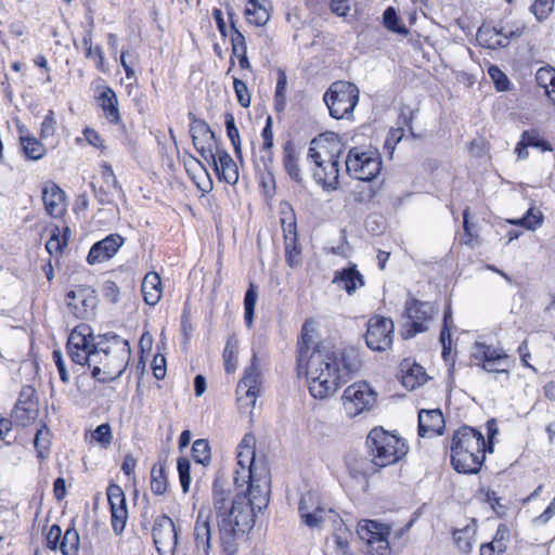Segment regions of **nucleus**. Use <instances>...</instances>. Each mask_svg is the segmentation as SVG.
I'll list each match as a JSON object with an SVG mask.
<instances>
[{"instance_id": "35", "label": "nucleus", "mask_w": 555, "mask_h": 555, "mask_svg": "<svg viewBox=\"0 0 555 555\" xmlns=\"http://www.w3.org/2000/svg\"><path fill=\"white\" fill-rule=\"evenodd\" d=\"M402 385L409 390H413L423 385L427 379L423 366L418 364H413L408 369H402Z\"/></svg>"}, {"instance_id": "63", "label": "nucleus", "mask_w": 555, "mask_h": 555, "mask_svg": "<svg viewBox=\"0 0 555 555\" xmlns=\"http://www.w3.org/2000/svg\"><path fill=\"white\" fill-rule=\"evenodd\" d=\"M102 294L107 301L115 304L119 299V287L113 281H105L102 284Z\"/></svg>"}, {"instance_id": "47", "label": "nucleus", "mask_w": 555, "mask_h": 555, "mask_svg": "<svg viewBox=\"0 0 555 555\" xmlns=\"http://www.w3.org/2000/svg\"><path fill=\"white\" fill-rule=\"evenodd\" d=\"M192 456L196 463L207 465L211 459L208 441L205 439L195 440L192 446Z\"/></svg>"}, {"instance_id": "49", "label": "nucleus", "mask_w": 555, "mask_h": 555, "mask_svg": "<svg viewBox=\"0 0 555 555\" xmlns=\"http://www.w3.org/2000/svg\"><path fill=\"white\" fill-rule=\"evenodd\" d=\"M67 245L66 236L61 237V231L55 228L46 243V249L51 256H60Z\"/></svg>"}, {"instance_id": "13", "label": "nucleus", "mask_w": 555, "mask_h": 555, "mask_svg": "<svg viewBox=\"0 0 555 555\" xmlns=\"http://www.w3.org/2000/svg\"><path fill=\"white\" fill-rule=\"evenodd\" d=\"M475 364L489 373H505L508 375V354L501 347L476 341L470 351Z\"/></svg>"}, {"instance_id": "52", "label": "nucleus", "mask_w": 555, "mask_h": 555, "mask_svg": "<svg viewBox=\"0 0 555 555\" xmlns=\"http://www.w3.org/2000/svg\"><path fill=\"white\" fill-rule=\"evenodd\" d=\"M475 532L474 528L466 527L463 530H456L454 532V540L459 547V550L463 553L470 552L473 547V534Z\"/></svg>"}, {"instance_id": "40", "label": "nucleus", "mask_w": 555, "mask_h": 555, "mask_svg": "<svg viewBox=\"0 0 555 555\" xmlns=\"http://www.w3.org/2000/svg\"><path fill=\"white\" fill-rule=\"evenodd\" d=\"M80 538L74 527L66 529L61 542L60 550L63 555H78Z\"/></svg>"}, {"instance_id": "46", "label": "nucleus", "mask_w": 555, "mask_h": 555, "mask_svg": "<svg viewBox=\"0 0 555 555\" xmlns=\"http://www.w3.org/2000/svg\"><path fill=\"white\" fill-rule=\"evenodd\" d=\"M521 138L522 144H527L529 147H535L542 152L553 150L551 143L544 140L537 130L531 129L524 131Z\"/></svg>"}, {"instance_id": "6", "label": "nucleus", "mask_w": 555, "mask_h": 555, "mask_svg": "<svg viewBox=\"0 0 555 555\" xmlns=\"http://www.w3.org/2000/svg\"><path fill=\"white\" fill-rule=\"evenodd\" d=\"M366 447L371 462L376 467H386L400 462L409 451L404 439L385 430L374 427L366 437Z\"/></svg>"}, {"instance_id": "54", "label": "nucleus", "mask_w": 555, "mask_h": 555, "mask_svg": "<svg viewBox=\"0 0 555 555\" xmlns=\"http://www.w3.org/2000/svg\"><path fill=\"white\" fill-rule=\"evenodd\" d=\"M451 312L450 311H446L444 312V318H443V328L440 333V343L442 345V357L444 359H447L448 354L450 353L451 351V333H450V328H449V323L452 321L451 320Z\"/></svg>"}, {"instance_id": "33", "label": "nucleus", "mask_w": 555, "mask_h": 555, "mask_svg": "<svg viewBox=\"0 0 555 555\" xmlns=\"http://www.w3.org/2000/svg\"><path fill=\"white\" fill-rule=\"evenodd\" d=\"M245 16L250 24L256 26H264L270 18L268 9L259 0L247 1Z\"/></svg>"}, {"instance_id": "56", "label": "nucleus", "mask_w": 555, "mask_h": 555, "mask_svg": "<svg viewBox=\"0 0 555 555\" xmlns=\"http://www.w3.org/2000/svg\"><path fill=\"white\" fill-rule=\"evenodd\" d=\"M49 437L50 433L46 426L39 428L36 433L34 444L38 452V456L43 459L46 456V451L49 448Z\"/></svg>"}, {"instance_id": "14", "label": "nucleus", "mask_w": 555, "mask_h": 555, "mask_svg": "<svg viewBox=\"0 0 555 555\" xmlns=\"http://www.w3.org/2000/svg\"><path fill=\"white\" fill-rule=\"evenodd\" d=\"M95 343L89 327L77 326L67 339V353L74 363L89 366Z\"/></svg>"}, {"instance_id": "11", "label": "nucleus", "mask_w": 555, "mask_h": 555, "mask_svg": "<svg viewBox=\"0 0 555 555\" xmlns=\"http://www.w3.org/2000/svg\"><path fill=\"white\" fill-rule=\"evenodd\" d=\"M357 533L365 543L370 555H391L389 535L391 527L387 524L362 519L358 522Z\"/></svg>"}, {"instance_id": "21", "label": "nucleus", "mask_w": 555, "mask_h": 555, "mask_svg": "<svg viewBox=\"0 0 555 555\" xmlns=\"http://www.w3.org/2000/svg\"><path fill=\"white\" fill-rule=\"evenodd\" d=\"M67 307L78 319H87L96 306L94 291L79 286L70 291L67 296Z\"/></svg>"}, {"instance_id": "55", "label": "nucleus", "mask_w": 555, "mask_h": 555, "mask_svg": "<svg viewBox=\"0 0 555 555\" xmlns=\"http://www.w3.org/2000/svg\"><path fill=\"white\" fill-rule=\"evenodd\" d=\"M177 469L179 473V479L184 493H186L190 489L191 483V464L190 461L185 457H180L177 463Z\"/></svg>"}, {"instance_id": "30", "label": "nucleus", "mask_w": 555, "mask_h": 555, "mask_svg": "<svg viewBox=\"0 0 555 555\" xmlns=\"http://www.w3.org/2000/svg\"><path fill=\"white\" fill-rule=\"evenodd\" d=\"M141 291L144 301L155 306L163 295L160 276L156 272H149L143 279Z\"/></svg>"}, {"instance_id": "43", "label": "nucleus", "mask_w": 555, "mask_h": 555, "mask_svg": "<svg viewBox=\"0 0 555 555\" xmlns=\"http://www.w3.org/2000/svg\"><path fill=\"white\" fill-rule=\"evenodd\" d=\"M237 348L236 339L229 338L223 350V361L227 373H234L237 369Z\"/></svg>"}, {"instance_id": "27", "label": "nucleus", "mask_w": 555, "mask_h": 555, "mask_svg": "<svg viewBox=\"0 0 555 555\" xmlns=\"http://www.w3.org/2000/svg\"><path fill=\"white\" fill-rule=\"evenodd\" d=\"M42 201L47 212L53 218L61 217L65 211V193L54 182L46 183Z\"/></svg>"}, {"instance_id": "9", "label": "nucleus", "mask_w": 555, "mask_h": 555, "mask_svg": "<svg viewBox=\"0 0 555 555\" xmlns=\"http://www.w3.org/2000/svg\"><path fill=\"white\" fill-rule=\"evenodd\" d=\"M377 392L366 382L349 385L343 392L341 404L347 418L353 420L371 412L377 403Z\"/></svg>"}, {"instance_id": "26", "label": "nucleus", "mask_w": 555, "mask_h": 555, "mask_svg": "<svg viewBox=\"0 0 555 555\" xmlns=\"http://www.w3.org/2000/svg\"><path fill=\"white\" fill-rule=\"evenodd\" d=\"M101 175L104 184H107V192L104 190V186H100L99 189L94 188V194L96 199L101 204H112L113 203V192L116 191L120 197H125V192L119 184L113 167L108 163H104L101 166Z\"/></svg>"}, {"instance_id": "38", "label": "nucleus", "mask_w": 555, "mask_h": 555, "mask_svg": "<svg viewBox=\"0 0 555 555\" xmlns=\"http://www.w3.org/2000/svg\"><path fill=\"white\" fill-rule=\"evenodd\" d=\"M193 144L196 149V151L201 154V156L206 160L209 162L211 158L215 157V155L220 152L222 149H220L217 144V140L215 137V133H210L209 138L203 137L195 141H193Z\"/></svg>"}, {"instance_id": "23", "label": "nucleus", "mask_w": 555, "mask_h": 555, "mask_svg": "<svg viewBox=\"0 0 555 555\" xmlns=\"http://www.w3.org/2000/svg\"><path fill=\"white\" fill-rule=\"evenodd\" d=\"M124 244V238L118 234H111L95 243L87 257L90 264L101 263L109 260Z\"/></svg>"}, {"instance_id": "37", "label": "nucleus", "mask_w": 555, "mask_h": 555, "mask_svg": "<svg viewBox=\"0 0 555 555\" xmlns=\"http://www.w3.org/2000/svg\"><path fill=\"white\" fill-rule=\"evenodd\" d=\"M168 488L165 465L160 462L153 465L151 470V490L156 495H162Z\"/></svg>"}, {"instance_id": "41", "label": "nucleus", "mask_w": 555, "mask_h": 555, "mask_svg": "<svg viewBox=\"0 0 555 555\" xmlns=\"http://www.w3.org/2000/svg\"><path fill=\"white\" fill-rule=\"evenodd\" d=\"M384 26L396 34L406 36L409 34V29L398 17L396 10L392 7H389L385 10L383 15Z\"/></svg>"}, {"instance_id": "51", "label": "nucleus", "mask_w": 555, "mask_h": 555, "mask_svg": "<svg viewBox=\"0 0 555 555\" xmlns=\"http://www.w3.org/2000/svg\"><path fill=\"white\" fill-rule=\"evenodd\" d=\"M91 440L99 443L104 449L111 446L113 440V433L109 424L103 423L99 425L94 430H92Z\"/></svg>"}, {"instance_id": "28", "label": "nucleus", "mask_w": 555, "mask_h": 555, "mask_svg": "<svg viewBox=\"0 0 555 555\" xmlns=\"http://www.w3.org/2000/svg\"><path fill=\"white\" fill-rule=\"evenodd\" d=\"M283 167L289 179L297 184H302L304 173L299 165V153L292 141L285 142L283 146Z\"/></svg>"}, {"instance_id": "10", "label": "nucleus", "mask_w": 555, "mask_h": 555, "mask_svg": "<svg viewBox=\"0 0 555 555\" xmlns=\"http://www.w3.org/2000/svg\"><path fill=\"white\" fill-rule=\"evenodd\" d=\"M345 164L348 175L361 181H372L382 169V158L376 151L359 147L348 152Z\"/></svg>"}, {"instance_id": "64", "label": "nucleus", "mask_w": 555, "mask_h": 555, "mask_svg": "<svg viewBox=\"0 0 555 555\" xmlns=\"http://www.w3.org/2000/svg\"><path fill=\"white\" fill-rule=\"evenodd\" d=\"M61 538H62L61 527L57 525L51 526L47 533V537H46L47 546L49 548L55 551L60 546V542L62 540Z\"/></svg>"}, {"instance_id": "7", "label": "nucleus", "mask_w": 555, "mask_h": 555, "mask_svg": "<svg viewBox=\"0 0 555 555\" xmlns=\"http://www.w3.org/2000/svg\"><path fill=\"white\" fill-rule=\"evenodd\" d=\"M360 90L349 81L333 82L323 95L330 115L335 119H349L359 103Z\"/></svg>"}, {"instance_id": "44", "label": "nucleus", "mask_w": 555, "mask_h": 555, "mask_svg": "<svg viewBox=\"0 0 555 555\" xmlns=\"http://www.w3.org/2000/svg\"><path fill=\"white\" fill-rule=\"evenodd\" d=\"M286 86L287 76L284 70L280 69L278 72V81L274 94V105L278 112L284 111L286 106Z\"/></svg>"}, {"instance_id": "19", "label": "nucleus", "mask_w": 555, "mask_h": 555, "mask_svg": "<svg viewBox=\"0 0 555 555\" xmlns=\"http://www.w3.org/2000/svg\"><path fill=\"white\" fill-rule=\"evenodd\" d=\"M434 314V306L429 302L411 300L406 305V315L410 322L406 324L404 338H411L418 333L427 331V322Z\"/></svg>"}, {"instance_id": "29", "label": "nucleus", "mask_w": 555, "mask_h": 555, "mask_svg": "<svg viewBox=\"0 0 555 555\" xmlns=\"http://www.w3.org/2000/svg\"><path fill=\"white\" fill-rule=\"evenodd\" d=\"M333 283L345 289L349 295H352L364 285V280L362 274L353 266L336 271Z\"/></svg>"}, {"instance_id": "58", "label": "nucleus", "mask_w": 555, "mask_h": 555, "mask_svg": "<svg viewBox=\"0 0 555 555\" xmlns=\"http://www.w3.org/2000/svg\"><path fill=\"white\" fill-rule=\"evenodd\" d=\"M488 73L499 91H505L508 89L509 80L500 68L496 66H491Z\"/></svg>"}, {"instance_id": "15", "label": "nucleus", "mask_w": 555, "mask_h": 555, "mask_svg": "<svg viewBox=\"0 0 555 555\" xmlns=\"http://www.w3.org/2000/svg\"><path fill=\"white\" fill-rule=\"evenodd\" d=\"M393 322L390 319L375 315L369 320L365 341L370 349L385 351L392 345Z\"/></svg>"}, {"instance_id": "48", "label": "nucleus", "mask_w": 555, "mask_h": 555, "mask_svg": "<svg viewBox=\"0 0 555 555\" xmlns=\"http://www.w3.org/2000/svg\"><path fill=\"white\" fill-rule=\"evenodd\" d=\"M224 125L227 129V134L234 147L235 155L240 157L242 154L240 132L237 127L235 126V120L232 114H225Z\"/></svg>"}, {"instance_id": "12", "label": "nucleus", "mask_w": 555, "mask_h": 555, "mask_svg": "<svg viewBox=\"0 0 555 555\" xmlns=\"http://www.w3.org/2000/svg\"><path fill=\"white\" fill-rule=\"evenodd\" d=\"M262 374L257 354L254 352L250 364L244 370L237 384V403L241 410L251 412L261 392Z\"/></svg>"}, {"instance_id": "18", "label": "nucleus", "mask_w": 555, "mask_h": 555, "mask_svg": "<svg viewBox=\"0 0 555 555\" xmlns=\"http://www.w3.org/2000/svg\"><path fill=\"white\" fill-rule=\"evenodd\" d=\"M522 30V26H482L478 30L477 40L482 47L488 49L503 48L509 44V38L519 37Z\"/></svg>"}, {"instance_id": "34", "label": "nucleus", "mask_w": 555, "mask_h": 555, "mask_svg": "<svg viewBox=\"0 0 555 555\" xmlns=\"http://www.w3.org/2000/svg\"><path fill=\"white\" fill-rule=\"evenodd\" d=\"M279 215L280 221L283 230V234H292L297 232V222H296V214L293 206L286 202L282 201L279 204Z\"/></svg>"}, {"instance_id": "20", "label": "nucleus", "mask_w": 555, "mask_h": 555, "mask_svg": "<svg viewBox=\"0 0 555 555\" xmlns=\"http://www.w3.org/2000/svg\"><path fill=\"white\" fill-rule=\"evenodd\" d=\"M107 500L111 507L112 528L116 534H120L128 520L126 495L118 485H109Z\"/></svg>"}, {"instance_id": "39", "label": "nucleus", "mask_w": 555, "mask_h": 555, "mask_svg": "<svg viewBox=\"0 0 555 555\" xmlns=\"http://www.w3.org/2000/svg\"><path fill=\"white\" fill-rule=\"evenodd\" d=\"M284 235L285 245V260L292 268H296L300 264L301 250L297 244V232Z\"/></svg>"}, {"instance_id": "4", "label": "nucleus", "mask_w": 555, "mask_h": 555, "mask_svg": "<svg viewBox=\"0 0 555 555\" xmlns=\"http://www.w3.org/2000/svg\"><path fill=\"white\" fill-rule=\"evenodd\" d=\"M131 357L129 343L116 334L100 336L93 345L89 369L101 383L115 380L126 371Z\"/></svg>"}, {"instance_id": "24", "label": "nucleus", "mask_w": 555, "mask_h": 555, "mask_svg": "<svg viewBox=\"0 0 555 555\" xmlns=\"http://www.w3.org/2000/svg\"><path fill=\"white\" fill-rule=\"evenodd\" d=\"M444 418L439 409L421 410L418 413V435L423 438H431L442 435Z\"/></svg>"}, {"instance_id": "59", "label": "nucleus", "mask_w": 555, "mask_h": 555, "mask_svg": "<svg viewBox=\"0 0 555 555\" xmlns=\"http://www.w3.org/2000/svg\"><path fill=\"white\" fill-rule=\"evenodd\" d=\"M233 88L238 103L243 107H248L250 105V94L248 93L246 83L237 78H234Z\"/></svg>"}, {"instance_id": "2", "label": "nucleus", "mask_w": 555, "mask_h": 555, "mask_svg": "<svg viewBox=\"0 0 555 555\" xmlns=\"http://www.w3.org/2000/svg\"><path fill=\"white\" fill-rule=\"evenodd\" d=\"M212 499L223 551L232 555L236 552V537L254 527L258 506L251 503V495H248L247 489L237 493L229 506L228 492L221 489L217 481L214 483Z\"/></svg>"}, {"instance_id": "45", "label": "nucleus", "mask_w": 555, "mask_h": 555, "mask_svg": "<svg viewBox=\"0 0 555 555\" xmlns=\"http://www.w3.org/2000/svg\"><path fill=\"white\" fill-rule=\"evenodd\" d=\"M22 145L25 155L31 160H38L46 154L43 144L35 138H22Z\"/></svg>"}, {"instance_id": "31", "label": "nucleus", "mask_w": 555, "mask_h": 555, "mask_svg": "<svg viewBox=\"0 0 555 555\" xmlns=\"http://www.w3.org/2000/svg\"><path fill=\"white\" fill-rule=\"evenodd\" d=\"M509 539L508 528L501 524L499 525L493 540L480 546V555H502L507 550V541Z\"/></svg>"}, {"instance_id": "53", "label": "nucleus", "mask_w": 555, "mask_h": 555, "mask_svg": "<svg viewBox=\"0 0 555 555\" xmlns=\"http://www.w3.org/2000/svg\"><path fill=\"white\" fill-rule=\"evenodd\" d=\"M537 83L545 90L550 91L555 86V69L553 67H541L535 74Z\"/></svg>"}, {"instance_id": "50", "label": "nucleus", "mask_w": 555, "mask_h": 555, "mask_svg": "<svg viewBox=\"0 0 555 555\" xmlns=\"http://www.w3.org/2000/svg\"><path fill=\"white\" fill-rule=\"evenodd\" d=\"M189 118L191 119L190 133L192 137V141H195L203 137H210V133H212V131L205 120L195 117L194 114L192 113H189Z\"/></svg>"}, {"instance_id": "8", "label": "nucleus", "mask_w": 555, "mask_h": 555, "mask_svg": "<svg viewBox=\"0 0 555 555\" xmlns=\"http://www.w3.org/2000/svg\"><path fill=\"white\" fill-rule=\"evenodd\" d=\"M325 146L321 139H313L308 150V159L315 165L313 178L324 190H336L338 188L339 162L338 157L323 153Z\"/></svg>"}, {"instance_id": "3", "label": "nucleus", "mask_w": 555, "mask_h": 555, "mask_svg": "<svg viewBox=\"0 0 555 555\" xmlns=\"http://www.w3.org/2000/svg\"><path fill=\"white\" fill-rule=\"evenodd\" d=\"M237 469L234 473V483L237 488L247 486L251 503L258 511L268 506L271 476L262 461L256 460L255 437L246 434L237 446Z\"/></svg>"}, {"instance_id": "57", "label": "nucleus", "mask_w": 555, "mask_h": 555, "mask_svg": "<svg viewBox=\"0 0 555 555\" xmlns=\"http://www.w3.org/2000/svg\"><path fill=\"white\" fill-rule=\"evenodd\" d=\"M555 0H535L531 11L539 21L545 20L553 11Z\"/></svg>"}, {"instance_id": "36", "label": "nucleus", "mask_w": 555, "mask_h": 555, "mask_svg": "<svg viewBox=\"0 0 555 555\" xmlns=\"http://www.w3.org/2000/svg\"><path fill=\"white\" fill-rule=\"evenodd\" d=\"M543 220L544 216L542 211L534 207H531L527 210L524 217L518 219H508L507 222L514 225L524 227L530 231H534L542 225Z\"/></svg>"}, {"instance_id": "17", "label": "nucleus", "mask_w": 555, "mask_h": 555, "mask_svg": "<svg viewBox=\"0 0 555 555\" xmlns=\"http://www.w3.org/2000/svg\"><path fill=\"white\" fill-rule=\"evenodd\" d=\"M153 539L159 555H173L178 545V532L170 517L163 515L155 520Z\"/></svg>"}, {"instance_id": "1", "label": "nucleus", "mask_w": 555, "mask_h": 555, "mask_svg": "<svg viewBox=\"0 0 555 555\" xmlns=\"http://www.w3.org/2000/svg\"><path fill=\"white\" fill-rule=\"evenodd\" d=\"M362 365L360 352L353 347L339 350L313 349L300 347L297 358L298 373L307 377L311 396L325 399L357 374Z\"/></svg>"}, {"instance_id": "25", "label": "nucleus", "mask_w": 555, "mask_h": 555, "mask_svg": "<svg viewBox=\"0 0 555 555\" xmlns=\"http://www.w3.org/2000/svg\"><path fill=\"white\" fill-rule=\"evenodd\" d=\"M214 166V170L219 180L227 182L230 185H234L238 181V168L231 157V155L225 151L221 150L218 152L214 158L209 160Z\"/></svg>"}, {"instance_id": "62", "label": "nucleus", "mask_w": 555, "mask_h": 555, "mask_svg": "<svg viewBox=\"0 0 555 555\" xmlns=\"http://www.w3.org/2000/svg\"><path fill=\"white\" fill-rule=\"evenodd\" d=\"M231 25L233 28V34L231 37L233 54L235 55L238 53L247 52V46L244 35L240 30L235 29L233 22H231Z\"/></svg>"}, {"instance_id": "22", "label": "nucleus", "mask_w": 555, "mask_h": 555, "mask_svg": "<svg viewBox=\"0 0 555 555\" xmlns=\"http://www.w3.org/2000/svg\"><path fill=\"white\" fill-rule=\"evenodd\" d=\"M211 513L208 509H199L193 530L194 555H209L211 542Z\"/></svg>"}, {"instance_id": "32", "label": "nucleus", "mask_w": 555, "mask_h": 555, "mask_svg": "<svg viewBox=\"0 0 555 555\" xmlns=\"http://www.w3.org/2000/svg\"><path fill=\"white\" fill-rule=\"evenodd\" d=\"M100 106L102 107L106 119L112 124H117L120 119L118 111V100L113 89L106 87L99 95Z\"/></svg>"}, {"instance_id": "42", "label": "nucleus", "mask_w": 555, "mask_h": 555, "mask_svg": "<svg viewBox=\"0 0 555 555\" xmlns=\"http://www.w3.org/2000/svg\"><path fill=\"white\" fill-rule=\"evenodd\" d=\"M258 299L256 286L251 283L244 297V320L248 328H251L254 322L255 306Z\"/></svg>"}, {"instance_id": "60", "label": "nucleus", "mask_w": 555, "mask_h": 555, "mask_svg": "<svg viewBox=\"0 0 555 555\" xmlns=\"http://www.w3.org/2000/svg\"><path fill=\"white\" fill-rule=\"evenodd\" d=\"M313 345V328L310 322H306L302 325L301 330V339L298 343V353L300 352V347L304 348V350H308V354L311 353L310 348Z\"/></svg>"}, {"instance_id": "5", "label": "nucleus", "mask_w": 555, "mask_h": 555, "mask_svg": "<svg viewBox=\"0 0 555 555\" xmlns=\"http://www.w3.org/2000/svg\"><path fill=\"white\" fill-rule=\"evenodd\" d=\"M492 444L487 447L483 435L469 426L459 428L452 439L451 462L454 469L462 474H476L481 468L486 452H492Z\"/></svg>"}, {"instance_id": "16", "label": "nucleus", "mask_w": 555, "mask_h": 555, "mask_svg": "<svg viewBox=\"0 0 555 555\" xmlns=\"http://www.w3.org/2000/svg\"><path fill=\"white\" fill-rule=\"evenodd\" d=\"M301 521L309 528H320L333 509L325 507L314 492H306L301 495L298 506Z\"/></svg>"}, {"instance_id": "61", "label": "nucleus", "mask_w": 555, "mask_h": 555, "mask_svg": "<svg viewBox=\"0 0 555 555\" xmlns=\"http://www.w3.org/2000/svg\"><path fill=\"white\" fill-rule=\"evenodd\" d=\"M56 130V120L53 111H49L41 122L40 137L42 139L50 138Z\"/></svg>"}]
</instances>
